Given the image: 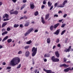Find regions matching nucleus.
Here are the masks:
<instances>
[{
    "instance_id": "obj_26",
    "label": "nucleus",
    "mask_w": 73,
    "mask_h": 73,
    "mask_svg": "<svg viewBox=\"0 0 73 73\" xmlns=\"http://www.w3.org/2000/svg\"><path fill=\"white\" fill-rule=\"evenodd\" d=\"M67 2H68V1L67 0H65L62 3V5H65L66 4V3H67Z\"/></svg>"
},
{
    "instance_id": "obj_63",
    "label": "nucleus",
    "mask_w": 73,
    "mask_h": 73,
    "mask_svg": "<svg viewBox=\"0 0 73 73\" xmlns=\"http://www.w3.org/2000/svg\"><path fill=\"white\" fill-rule=\"evenodd\" d=\"M62 20H59V21L60 23H61V22H62Z\"/></svg>"
},
{
    "instance_id": "obj_51",
    "label": "nucleus",
    "mask_w": 73,
    "mask_h": 73,
    "mask_svg": "<svg viewBox=\"0 0 73 73\" xmlns=\"http://www.w3.org/2000/svg\"><path fill=\"white\" fill-rule=\"evenodd\" d=\"M23 2L24 3H25L27 2V0H23Z\"/></svg>"
},
{
    "instance_id": "obj_37",
    "label": "nucleus",
    "mask_w": 73,
    "mask_h": 73,
    "mask_svg": "<svg viewBox=\"0 0 73 73\" xmlns=\"http://www.w3.org/2000/svg\"><path fill=\"white\" fill-rule=\"evenodd\" d=\"M59 41H60V40L58 38L56 39V42L57 43H58V42Z\"/></svg>"
},
{
    "instance_id": "obj_62",
    "label": "nucleus",
    "mask_w": 73,
    "mask_h": 73,
    "mask_svg": "<svg viewBox=\"0 0 73 73\" xmlns=\"http://www.w3.org/2000/svg\"><path fill=\"white\" fill-rule=\"evenodd\" d=\"M1 48H3V46L0 45V49H1Z\"/></svg>"
},
{
    "instance_id": "obj_59",
    "label": "nucleus",
    "mask_w": 73,
    "mask_h": 73,
    "mask_svg": "<svg viewBox=\"0 0 73 73\" xmlns=\"http://www.w3.org/2000/svg\"><path fill=\"white\" fill-rule=\"evenodd\" d=\"M44 62H46V61H47V59H45L44 60Z\"/></svg>"
},
{
    "instance_id": "obj_23",
    "label": "nucleus",
    "mask_w": 73,
    "mask_h": 73,
    "mask_svg": "<svg viewBox=\"0 0 73 73\" xmlns=\"http://www.w3.org/2000/svg\"><path fill=\"white\" fill-rule=\"evenodd\" d=\"M60 5V6L58 5L57 7H58V8H60H60H63V7H65L64 5H62V4H61Z\"/></svg>"
},
{
    "instance_id": "obj_13",
    "label": "nucleus",
    "mask_w": 73,
    "mask_h": 73,
    "mask_svg": "<svg viewBox=\"0 0 73 73\" xmlns=\"http://www.w3.org/2000/svg\"><path fill=\"white\" fill-rule=\"evenodd\" d=\"M7 22H5V23H3L1 27L4 28V27H5V26L7 25Z\"/></svg>"
},
{
    "instance_id": "obj_57",
    "label": "nucleus",
    "mask_w": 73,
    "mask_h": 73,
    "mask_svg": "<svg viewBox=\"0 0 73 73\" xmlns=\"http://www.w3.org/2000/svg\"><path fill=\"white\" fill-rule=\"evenodd\" d=\"M2 4H3V3L1 1L0 2V6Z\"/></svg>"
},
{
    "instance_id": "obj_40",
    "label": "nucleus",
    "mask_w": 73,
    "mask_h": 73,
    "mask_svg": "<svg viewBox=\"0 0 73 73\" xmlns=\"http://www.w3.org/2000/svg\"><path fill=\"white\" fill-rule=\"evenodd\" d=\"M11 30V28L9 27H8L7 29V31H9Z\"/></svg>"
},
{
    "instance_id": "obj_61",
    "label": "nucleus",
    "mask_w": 73,
    "mask_h": 73,
    "mask_svg": "<svg viewBox=\"0 0 73 73\" xmlns=\"http://www.w3.org/2000/svg\"><path fill=\"white\" fill-rule=\"evenodd\" d=\"M56 47V46L55 45L53 47V49H54V48H55Z\"/></svg>"
},
{
    "instance_id": "obj_2",
    "label": "nucleus",
    "mask_w": 73,
    "mask_h": 73,
    "mask_svg": "<svg viewBox=\"0 0 73 73\" xmlns=\"http://www.w3.org/2000/svg\"><path fill=\"white\" fill-rule=\"evenodd\" d=\"M37 48H35V47H33L32 50V52H33L32 54V56L34 57L36 54L37 53Z\"/></svg>"
},
{
    "instance_id": "obj_43",
    "label": "nucleus",
    "mask_w": 73,
    "mask_h": 73,
    "mask_svg": "<svg viewBox=\"0 0 73 73\" xmlns=\"http://www.w3.org/2000/svg\"><path fill=\"white\" fill-rule=\"evenodd\" d=\"M12 1L14 2V3H15L17 1V0H12Z\"/></svg>"
},
{
    "instance_id": "obj_1",
    "label": "nucleus",
    "mask_w": 73,
    "mask_h": 73,
    "mask_svg": "<svg viewBox=\"0 0 73 73\" xmlns=\"http://www.w3.org/2000/svg\"><path fill=\"white\" fill-rule=\"evenodd\" d=\"M20 61V58L18 57L14 58L11 61V64L12 66H15Z\"/></svg>"
},
{
    "instance_id": "obj_8",
    "label": "nucleus",
    "mask_w": 73,
    "mask_h": 73,
    "mask_svg": "<svg viewBox=\"0 0 73 73\" xmlns=\"http://www.w3.org/2000/svg\"><path fill=\"white\" fill-rule=\"evenodd\" d=\"M30 54V52L28 51H27L25 53V56L27 57H28L29 56Z\"/></svg>"
},
{
    "instance_id": "obj_33",
    "label": "nucleus",
    "mask_w": 73,
    "mask_h": 73,
    "mask_svg": "<svg viewBox=\"0 0 73 73\" xmlns=\"http://www.w3.org/2000/svg\"><path fill=\"white\" fill-rule=\"evenodd\" d=\"M66 25V24H65V23L63 24L62 25V26H61V28H64V27H65V26Z\"/></svg>"
},
{
    "instance_id": "obj_30",
    "label": "nucleus",
    "mask_w": 73,
    "mask_h": 73,
    "mask_svg": "<svg viewBox=\"0 0 73 73\" xmlns=\"http://www.w3.org/2000/svg\"><path fill=\"white\" fill-rule=\"evenodd\" d=\"M31 43H32V41L31 40L28 41L26 42L27 44H31Z\"/></svg>"
},
{
    "instance_id": "obj_16",
    "label": "nucleus",
    "mask_w": 73,
    "mask_h": 73,
    "mask_svg": "<svg viewBox=\"0 0 73 73\" xmlns=\"http://www.w3.org/2000/svg\"><path fill=\"white\" fill-rule=\"evenodd\" d=\"M69 70H70V68L69 67L67 68L66 69H65L64 70V71L65 72H68V71H69Z\"/></svg>"
},
{
    "instance_id": "obj_7",
    "label": "nucleus",
    "mask_w": 73,
    "mask_h": 73,
    "mask_svg": "<svg viewBox=\"0 0 73 73\" xmlns=\"http://www.w3.org/2000/svg\"><path fill=\"white\" fill-rule=\"evenodd\" d=\"M60 31H61L60 29H58L54 33V35H56L57 36V35H58L59 33H60Z\"/></svg>"
},
{
    "instance_id": "obj_58",
    "label": "nucleus",
    "mask_w": 73,
    "mask_h": 73,
    "mask_svg": "<svg viewBox=\"0 0 73 73\" xmlns=\"http://www.w3.org/2000/svg\"><path fill=\"white\" fill-rule=\"evenodd\" d=\"M37 32H38V30H35L34 31V32L35 33Z\"/></svg>"
},
{
    "instance_id": "obj_6",
    "label": "nucleus",
    "mask_w": 73,
    "mask_h": 73,
    "mask_svg": "<svg viewBox=\"0 0 73 73\" xmlns=\"http://www.w3.org/2000/svg\"><path fill=\"white\" fill-rule=\"evenodd\" d=\"M43 70L44 71V72H46L47 73H54V72H52V71L50 70H48L45 69V68L43 69Z\"/></svg>"
},
{
    "instance_id": "obj_10",
    "label": "nucleus",
    "mask_w": 73,
    "mask_h": 73,
    "mask_svg": "<svg viewBox=\"0 0 73 73\" xmlns=\"http://www.w3.org/2000/svg\"><path fill=\"white\" fill-rule=\"evenodd\" d=\"M30 8L31 9H33L35 8V5H34V3L32 4L31 3L30 4Z\"/></svg>"
},
{
    "instance_id": "obj_47",
    "label": "nucleus",
    "mask_w": 73,
    "mask_h": 73,
    "mask_svg": "<svg viewBox=\"0 0 73 73\" xmlns=\"http://www.w3.org/2000/svg\"><path fill=\"white\" fill-rule=\"evenodd\" d=\"M5 29H2V32H4V31H5Z\"/></svg>"
},
{
    "instance_id": "obj_55",
    "label": "nucleus",
    "mask_w": 73,
    "mask_h": 73,
    "mask_svg": "<svg viewBox=\"0 0 73 73\" xmlns=\"http://www.w3.org/2000/svg\"><path fill=\"white\" fill-rule=\"evenodd\" d=\"M70 70H73V67L71 69V68L70 67H69Z\"/></svg>"
},
{
    "instance_id": "obj_36",
    "label": "nucleus",
    "mask_w": 73,
    "mask_h": 73,
    "mask_svg": "<svg viewBox=\"0 0 73 73\" xmlns=\"http://www.w3.org/2000/svg\"><path fill=\"white\" fill-rule=\"evenodd\" d=\"M28 34H29V33H28V31H27L25 33V36H27Z\"/></svg>"
},
{
    "instance_id": "obj_46",
    "label": "nucleus",
    "mask_w": 73,
    "mask_h": 73,
    "mask_svg": "<svg viewBox=\"0 0 73 73\" xmlns=\"http://www.w3.org/2000/svg\"><path fill=\"white\" fill-rule=\"evenodd\" d=\"M64 62H66V60H67V59H66L65 58H64Z\"/></svg>"
},
{
    "instance_id": "obj_11",
    "label": "nucleus",
    "mask_w": 73,
    "mask_h": 73,
    "mask_svg": "<svg viewBox=\"0 0 73 73\" xmlns=\"http://www.w3.org/2000/svg\"><path fill=\"white\" fill-rule=\"evenodd\" d=\"M5 17L6 19H8L9 18V15L7 14H5L4 15H3V19H5Z\"/></svg>"
},
{
    "instance_id": "obj_41",
    "label": "nucleus",
    "mask_w": 73,
    "mask_h": 73,
    "mask_svg": "<svg viewBox=\"0 0 73 73\" xmlns=\"http://www.w3.org/2000/svg\"><path fill=\"white\" fill-rule=\"evenodd\" d=\"M53 6L52 5L51 7L50 8V10H52L53 9Z\"/></svg>"
},
{
    "instance_id": "obj_5",
    "label": "nucleus",
    "mask_w": 73,
    "mask_h": 73,
    "mask_svg": "<svg viewBox=\"0 0 73 73\" xmlns=\"http://www.w3.org/2000/svg\"><path fill=\"white\" fill-rule=\"evenodd\" d=\"M51 60L52 61H53V62H59L60 61L59 59L55 58V57L54 56H53L52 57Z\"/></svg>"
},
{
    "instance_id": "obj_48",
    "label": "nucleus",
    "mask_w": 73,
    "mask_h": 73,
    "mask_svg": "<svg viewBox=\"0 0 73 73\" xmlns=\"http://www.w3.org/2000/svg\"><path fill=\"white\" fill-rule=\"evenodd\" d=\"M67 16V15L66 14H64L63 16V17L64 18H65L66 17V16Z\"/></svg>"
},
{
    "instance_id": "obj_38",
    "label": "nucleus",
    "mask_w": 73,
    "mask_h": 73,
    "mask_svg": "<svg viewBox=\"0 0 73 73\" xmlns=\"http://www.w3.org/2000/svg\"><path fill=\"white\" fill-rule=\"evenodd\" d=\"M8 20H9V19L8 18L7 19H3V21H8Z\"/></svg>"
},
{
    "instance_id": "obj_31",
    "label": "nucleus",
    "mask_w": 73,
    "mask_h": 73,
    "mask_svg": "<svg viewBox=\"0 0 73 73\" xmlns=\"http://www.w3.org/2000/svg\"><path fill=\"white\" fill-rule=\"evenodd\" d=\"M54 28V26L53 25H51L50 27V29L51 31H52L53 29V28Z\"/></svg>"
},
{
    "instance_id": "obj_29",
    "label": "nucleus",
    "mask_w": 73,
    "mask_h": 73,
    "mask_svg": "<svg viewBox=\"0 0 73 73\" xmlns=\"http://www.w3.org/2000/svg\"><path fill=\"white\" fill-rule=\"evenodd\" d=\"M19 26V25L18 24H15L14 25V28H17Z\"/></svg>"
},
{
    "instance_id": "obj_3",
    "label": "nucleus",
    "mask_w": 73,
    "mask_h": 73,
    "mask_svg": "<svg viewBox=\"0 0 73 73\" xmlns=\"http://www.w3.org/2000/svg\"><path fill=\"white\" fill-rule=\"evenodd\" d=\"M14 11V9H12L9 12V13H10V15H18L19 13V12L17 11H15L13 12Z\"/></svg>"
},
{
    "instance_id": "obj_9",
    "label": "nucleus",
    "mask_w": 73,
    "mask_h": 73,
    "mask_svg": "<svg viewBox=\"0 0 73 73\" xmlns=\"http://www.w3.org/2000/svg\"><path fill=\"white\" fill-rule=\"evenodd\" d=\"M62 66H64V67L67 68V67H68L69 66V65H67L65 64L60 65V67H62Z\"/></svg>"
},
{
    "instance_id": "obj_64",
    "label": "nucleus",
    "mask_w": 73,
    "mask_h": 73,
    "mask_svg": "<svg viewBox=\"0 0 73 73\" xmlns=\"http://www.w3.org/2000/svg\"><path fill=\"white\" fill-rule=\"evenodd\" d=\"M22 19H24V17H21L20 19V20H22Z\"/></svg>"
},
{
    "instance_id": "obj_24",
    "label": "nucleus",
    "mask_w": 73,
    "mask_h": 73,
    "mask_svg": "<svg viewBox=\"0 0 73 73\" xmlns=\"http://www.w3.org/2000/svg\"><path fill=\"white\" fill-rule=\"evenodd\" d=\"M66 32V30H64L63 31H62L61 33V35H64V33H65Z\"/></svg>"
},
{
    "instance_id": "obj_35",
    "label": "nucleus",
    "mask_w": 73,
    "mask_h": 73,
    "mask_svg": "<svg viewBox=\"0 0 73 73\" xmlns=\"http://www.w3.org/2000/svg\"><path fill=\"white\" fill-rule=\"evenodd\" d=\"M21 64H19L18 66L17 67V69H19L21 68Z\"/></svg>"
},
{
    "instance_id": "obj_53",
    "label": "nucleus",
    "mask_w": 73,
    "mask_h": 73,
    "mask_svg": "<svg viewBox=\"0 0 73 73\" xmlns=\"http://www.w3.org/2000/svg\"><path fill=\"white\" fill-rule=\"evenodd\" d=\"M37 70H38L37 69H36L35 70L34 72L35 73H37Z\"/></svg>"
},
{
    "instance_id": "obj_17",
    "label": "nucleus",
    "mask_w": 73,
    "mask_h": 73,
    "mask_svg": "<svg viewBox=\"0 0 73 73\" xmlns=\"http://www.w3.org/2000/svg\"><path fill=\"white\" fill-rule=\"evenodd\" d=\"M30 23L29 22H27L24 25L25 27H28Z\"/></svg>"
},
{
    "instance_id": "obj_15",
    "label": "nucleus",
    "mask_w": 73,
    "mask_h": 73,
    "mask_svg": "<svg viewBox=\"0 0 73 73\" xmlns=\"http://www.w3.org/2000/svg\"><path fill=\"white\" fill-rule=\"evenodd\" d=\"M60 25V23H58L54 25V29H56V28H57V27H58V25Z\"/></svg>"
},
{
    "instance_id": "obj_60",
    "label": "nucleus",
    "mask_w": 73,
    "mask_h": 73,
    "mask_svg": "<svg viewBox=\"0 0 73 73\" xmlns=\"http://www.w3.org/2000/svg\"><path fill=\"white\" fill-rule=\"evenodd\" d=\"M62 13V11H60L58 12V13Z\"/></svg>"
},
{
    "instance_id": "obj_18",
    "label": "nucleus",
    "mask_w": 73,
    "mask_h": 73,
    "mask_svg": "<svg viewBox=\"0 0 73 73\" xmlns=\"http://www.w3.org/2000/svg\"><path fill=\"white\" fill-rule=\"evenodd\" d=\"M33 28H31L29 29L27 31V32L29 34L31 32H32V31H33Z\"/></svg>"
},
{
    "instance_id": "obj_32",
    "label": "nucleus",
    "mask_w": 73,
    "mask_h": 73,
    "mask_svg": "<svg viewBox=\"0 0 73 73\" xmlns=\"http://www.w3.org/2000/svg\"><path fill=\"white\" fill-rule=\"evenodd\" d=\"M29 47H30V46L27 45V46H25L24 47V48H25V49H28V48H29Z\"/></svg>"
},
{
    "instance_id": "obj_44",
    "label": "nucleus",
    "mask_w": 73,
    "mask_h": 73,
    "mask_svg": "<svg viewBox=\"0 0 73 73\" xmlns=\"http://www.w3.org/2000/svg\"><path fill=\"white\" fill-rule=\"evenodd\" d=\"M11 69V67L8 66L7 67V69Z\"/></svg>"
},
{
    "instance_id": "obj_12",
    "label": "nucleus",
    "mask_w": 73,
    "mask_h": 73,
    "mask_svg": "<svg viewBox=\"0 0 73 73\" xmlns=\"http://www.w3.org/2000/svg\"><path fill=\"white\" fill-rule=\"evenodd\" d=\"M55 54L57 58L60 57V54L58 53V51H56L55 52Z\"/></svg>"
},
{
    "instance_id": "obj_19",
    "label": "nucleus",
    "mask_w": 73,
    "mask_h": 73,
    "mask_svg": "<svg viewBox=\"0 0 73 73\" xmlns=\"http://www.w3.org/2000/svg\"><path fill=\"white\" fill-rule=\"evenodd\" d=\"M41 21L42 23L43 24H44L45 23V21H44V18L42 17H41Z\"/></svg>"
},
{
    "instance_id": "obj_28",
    "label": "nucleus",
    "mask_w": 73,
    "mask_h": 73,
    "mask_svg": "<svg viewBox=\"0 0 73 73\" xmlns=\"http://www.w3.org/2000/svg\"><path fill=\"white\" fill-rule=\"evenodd\" d=\"M38 15V11H36L34 13V15L35 16H37Z\"/></svg>"
},
{
    "instance_id": "obj_49",
    "label": "nucleus",
    "mask_w": 73,
    "mask_h": 73,
    "mask_svg": "<svg viewBox=\"0 0 73 73\" xmlns=\"http://www.w3.org/2000/svg\"><path fill=\"white\" fill-rule=\"evenodd\" d=\"M54 7H57V3H56L54 4Z\"/></svg>"
},
{
    "instance_id": "obj_34",
    "label": "nucleus",
    "mask_w": 73,
    "mask_h": 73,
    "mask_svg": "<svg viewBox=\"0 0 73 73\" xmlns=\"http://www.w3.org/2000/svg\"><path fill=\"white\" fill-rule=\"evenodd\" d=\"M25 5H24L22 7H21V10H22L24 8H25Z\"/></svg>"
},
{
    "instance_id": "obj_27",
    "label": "nucleus",
    "mask_w": 73,
    "mask_h": 73,
    "mask_svg": "<svg viewBox=\"0 0 73 73\" xmlns=\"http://www.w3.org/2000/svg\"><path fill=\"white\" fill-rule=\"evenodd\" d=\"M12 39H9L7 40V42H8V43H10V42H12Z\"/></svg>"
},
{
    "instance_id": "obj_21",
    "label": "nucleus",
    "mask_w": 73,
    "mask_h": 73,
    "mask_svg": "<svg viewBox=\"0 0 73 73\" xmlns=\"http://www.w3.org/2000/svg\"><path fill=\"white\" fill-rule=\"evenodd\" d=\"M48 7H51V6L52 5V3L51 2H50L49 1H48Z\"/></svg>"
},
{
    "instance_id": "obj_56",
    "label": "nucleus",
    "mask_w": 73,
    "mask_h": 73,
    "mask_svg": "<svg viewBox=\"0 0 73 73\" xmlns=\"http://www.w3.org/2000/svg\"><path fill=\"white\" fill-rule=\"evenodd\" d=\"M57 46L58 47H60V46H61V45L60 44H58L57 45Z\"/></svg>"
},
{
    "instance_id": "obj_52",
    "label": "nucleus",
    "mask_w": 73,
    "mask_h": 73,
    "mask_svg": "<svg viewBox=\"0 0 73 73\" xmlns=\"http://www.w3.org/2000/svg\"><path fill=\"white\" fill-rule=\"evenodd\" d=\"M19 27L20 28H23V25L21 24L20 25Z\"/></svg>"
},
{
    "instance_id": "obj_54",
    "label": "nucleus",
    "mask_w": 73,
    "mask_h": 73,
    "mask_svg": "<svg viewBox=\"0 0 73 73\" xmlns=\"http://www.w3.org/2000/svg\"><path fill=\"white\" fill-rule=\"evenodd\" d=\"M3 65H6V63L5 62H3Z\"/></svg>"
},
{
    "instance_id": "obj_50",
    "label": "nucleus",
    "mask_w": 73,
    "mask_h": 73,
    "mask_svg": "<svg viewBox=\"0 0 73 73\" xmlns=\"http://www.w3.org/2000/svg\"><path fill=\"white\" fill-rule=\"evenodd\" d=\"M46 3V1H43V4H45Z\"/></svg>"
},
{
    "instance_id": "obj_42",
    "label": "nucleus",
    "mask_w": 73,
    "mask_h": 73,
    "mask_svg": "<svg viewBox=\"0 0 73 73\" xmlns=\"http://www.w3.org/2000/svg\"><path fill=\"white\" fill-rule=\"evenodd\" d=\"M21 53H22V51H20L18 52V54H21Z\"/></svg>"
},
{
    "instance_id": "obj_45",
    "label": "nucleus",
    "mask_w": 73,
    "mask_h": 73,
    "mask_svg": "<svg viewBox=\"0 0 73 73\" xmlns=\"http://www.w3.org/2000/svg\"><path fill=\"white\" fill-rule=\"evenodd\" d=\"M58 17V15L57 14H55L54 15V17Z\"/></svg>"
},
{
    "instance_id": "obj_22",
    "label": "nucleus",
    "mask_w": 73,
    "mask_h": 73,
    "mask_svg": "<svg viewBox=\"0 0 73 73\" xmlns=\"http://www.w3.org/2000/svg\"><path fill=\"white\" fill-rule=\"evenodd\" d=\"M46 41L48 44H49V43L50 42V40L49 38H48L47 39Z\"/></svg>"
},
{
    "instance_id": "obj_20",
    "label": "nucleus",
    "mask_w": 73,
    "mask_h": 73,
    "mask_svg": "<svg viewBox=\"0 0 73 73\" xmlns=\"http://www.w3.org/2000/svg\"><path fill=\"white\" fill-rule=\"evenodd\" d=\"M8 36H6L2 40V42H4V41H5L7 39H8Z\"/></svg>"
},
{
    "instance_id": "obj_14",
    "label": "nucleus",
    "mask_w": 73,
    "mask_h": 73,
    "mask_svg": "<svg viewBox=\"0 0 73 73\" xmlns=\"http://www.w3.org/2000/svg\"><path fill=\"white\" fill-rule=\"evenodd\" d=\"M49 15H50V14L49 13H48L45 15V20H47L49 17Z\"/></svg>"
},
{
    "instance_id": "obj_39",
    "label": "nucleus",
    "mask_w": 73,
    "mask_h": 73,
    "mask_svg": "<svg viewBox=\"0 0 73 73\" xmlns=\"http://www.w3.org/2000/svg\"><path fill=\"white\" fill-rule=\"evenodd\" d=\"M44 7H45V5H42L41 6V9H44Z\"/></svg>"
},
{
    "instance_id": "obj_4",
    "label": "nucleus",
    "mask_w": 73,
    "mask_h": 73,
    "mask_svg": "<svg viewBox=\"0 0 73 73\" xmlns=\"http://www.w3.org/2000/svg\"><path fill=\"white\" fill-rule=\"evenodd\" d=\"M71 48L72 46H70L68 49L66 48L64 50V52H66V53H67V52H69L70 50L71 52H72V51H73V48L71 49ZM70 49H71V50Z\"/></svg>"
},
{
    "instance_id": "obj_25",
    "label": "nucleus",
    "mask_w": 73,
    "mask_h": 73,
    "mask_svg": "<svg viewBox=\"0 0 73 73\" xmlns=\"http://www.w3.org/2000/svg\"><path fill=\"white\" fill-rule=\"evenodd\" d=\"M7 33H8V31H5L2 33V36H4V35H5L6 34H7Z\"/></svg>"
}]
</instances>
